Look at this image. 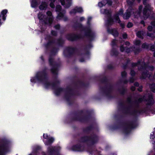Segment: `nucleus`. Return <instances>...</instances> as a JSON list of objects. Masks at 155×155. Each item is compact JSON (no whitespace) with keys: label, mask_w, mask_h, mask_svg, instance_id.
Returning a JSON list of instances; mask_svg holds the SVG:
<instances>
[{"label":"nucleus","mask_w":155,"mask_h":155,"mask_svg":"<svg viewBox=\"0 0 155 155\" xmlns=\"http://www.w3.org/2000/svg\"><path fill=\"white\" fill-rule=\"evenodd\" d=\"M142 6H140L139 7V12H138L137 13V14L138 15H139L140 14V12L141 11L142 9Z\"/></svg>","instance_id":"23"},{"label":"nucleus","mask_w":155,"mask_h":155,"mask_svg":"<svg viewBox=\"0 0 155 155\" xmlns=\"http://www.w3.org/2000/svg\"><path fill=\"white\" fill-rule=\"evenodd\" d=\"M43 136L44 138L48 140V142L45 143L46 145H48L51 144L54 140L53 138L49 137L47 134H44Z\"/></svg>","instance_id":"5"},{"label":"nucleus","mask_w":155,"mask_h":155,"mask_svg":"<svg viewBox=\"0 0 155 155\" xmlns=\"http://www.w3.org/2000/svg\"><path fill=\"white\" fill-rule=\"evenodd\" d=\"M147 34H148V35L150 37H151V36L152 35L151 34H149V33H148Z\"/></svg>","instance_id":"49"},{"label":"nucleus","mask_w":155,"mask_h":155,"mask_svg":"<svg viewBox=\"0 0 155 155\" xmlns=\"http://www.w3.org/2000/svg\"><path fill=\"white\" fill-rule=\"evenodd\" d=\"M107 3H108V4L111 5V2L110 1H108V0H104L98 3V6L100 7H101L105 5Z\"/></svg>","instance_id":"8"},{"label":"nucleus","mask_w":155,"mask_h":155,"mask_svg":"<svg viewBox=\"0 0 155 155\" xmlns=\"http://www.w3.org/2000/svg\"><path fill=\"white\" fill-rule=\"evenodd\" d=\"M8 148L6 145H3L0 147V155H4V153L7 152Z\"/></svg>","instance_id":"7"},{"label":"nucleus","mask_w":155,"mask_h":155,"mask_svg":"<svg viewBox=\"0 0 155 155\" xmlns=\"http://www.w3.org/2000/svg\"><path fill=\"white\" fill-rule=\"evenodd\" d=\"M142 47L144 48H147V44L145 43L142 45Z\"/></svg>","instance_id":"27"},{"label":"nucleus","mask_w":155,"mask_h":155,"mask_svg":"<svg viewBox=\"0 0 155 155\" xmlns=\"http://www.w3.org/2000/svg\"><path fill=\"white\" fill-rule=\"evenodd\" d=\"M101 13H102V14H109L110 13V11H109L108 10H106V9H101Z\"/></svg>","instance_id":"14"},{"label":"nucleus","mask_w":155,"mask_h":155,"mask_svg":"<svg viewBox=\"0 0 155 155\" xmlns=\"http://www.w3.org/2000/svg\"><path fill=\"white\" fill-rule=\"evenodd\" d=\"M146 68L145 67L144 68Z\"/></svg>","instance_id":"56"},{"label":"nucleus","mask_w":155,"mask_h":155,"mask_svg":"<svg viewBox=\"0 0 155 155\" xmlns=\"http://www.w3.org/2000/svg\"><path fill=\"white\" fill-rule=\"evenodd\" d=\"M134 43L136 45H138L140 43V41L139 40H136L134 42Z\"/></svg>","instance_id":"26"},{"label":"nucleus","mask_w":155,"mask_h":155,"mask_svg":"<svg viewBox=\"0 0 155 155\" xmlns=\"http://www.w3.org/2000/svg\"><path fill=\"white\" fill-rule=\"evenodd\" d=\"M135 74V72L133 70H131L130 72V74H131V75L132 76H134Z\"/></svg>","instance_id":"33"},{"label":"nucleus","mask_w":155,"mask_h":155,"mask_svg":"<svg viewBox=\"0 0 155 155\" xmlns=\"http://www.w3.org/2000/svg\"><path fill=\"white\" fill-rule=\"evenodd\" d=\"M143 78H145L146 77H148V75L147 74H142Z\"/></svg>","instance_id":"31"},{"label":"nucleus","mask_w":155,"mask_h":155,"mask_svg":"<svg viewBox=\"0 0 155 155\" xmlns=\"http://www.w3.org/2000/svg\"><path fill=\"white\" fill-rule=\"evenodd\" d=\"M84 17H81V18H80V20H81V21H82V20H84Z\"/></svg>","instance_id":"44"},{"label":"nucleus","mask_w":155,"mask_h":155,"mask_svg":"<svg viewBox=\"0 0 155 155\" xmlns=\"http://www.w3.org/2000/svg\"><path fill=\"white\" fill-rule=\"evenodd\" d=\"M110 32L114 36H117L118 35V33L115 29H110Z\"/></svg>","instance_id":"11"},{"label":"nucleus","mask_w":155,"mask_h":155,"mask_svg":"<svg viewBox=\"0 0 155 155\" xmlns=\"http://www.w3.org/2000/svg\"><path fill=\"white\" fill-rule=\"evenodd\" d=\"M111 54H112L113 55H114V54H112V53H111Z\"/></svg>","instance_id":"54"},{"label":"nucleus","mask_w":155,"mask_h":155,"mask_svg":"<svg viewBox=\"0 0 155 155\" xmlns=\"http://www.w3.org/2000/svg\"><path fill=\"white\" fill-rule=\"evenodd\" d=\"M48 17H46L41 13H39L38 15V17L41 21H43L45 24H51L53 20L52 16V13L50 11H48L47 12Z\"/></svg>","instance_id":"1"},{"label":"nucleus","mask_w":155,"mask_h":155,"mask_svg":"<svg viewBox=\"0 0 155 155\" xmlns=\"http://www.w3.org/2000/svg\"><path fill=\"white\" fill-rule=\"evenodd\" d=\"M56 11L57 12H60L61 9V6L60 5H57L56 6Z\"/></svg>","instance_id":"21"},{"label":"nucleus","mask_w":155,"mask_h":155,"mask_svg":"<svg viewBox=\"0 0 155 155\" xmlns=\"http://www.w3.org/2000/svg\"><path fill=\"white\" fill-rule=\"evenodd\" d=\"M62 91V89L61 88H59L58 89L54 91V93L56 95H58L59 94L58 92H61Z\"/></svg>","instance_id":"19"},{"label":"nucleus","mask_w":155,"mask_h":155,"mask_svg":"<svg viewBox=\"0 0 155 155\" xmlns=\"http://www.w3.org/2000/svg\"><path fill=\"white\" fill-rule=\"evenodd\" d=\"M145 1H146V0H143V4H144V5H145Z\"/></svg>","instance_id":"52"},{"label":"nucleus","mask_w":155,"mask_h":155,"mask_svg":"<svg viewBox=\"0 0 155 155\" xmlns=\"http://www.w3.org/2000/svg\"><path fill=\"white\" fill-rule=\"evenodd\" d=\"M75 150H77V151H80V150L79 149H75Z\"/></svg>","instance_id":"51"},{"label":"nucleus","mask_w":155,"mask_h":155,"mask_svg":"<svg viewBox=\"0 0 155 155\" xmlns=\"http://www.w3.org/2000/svg\"><path fill=\"white\" fill-rule=\"evenodd\" d=\"M49 61L50 62H51V60L50 59L49 60Z\"/></svg>","instance_id":"55"},{"label":"nucleus","mask_w":155,"mask_h":155,"mask_svg":"<svg viewBox=\"0 0 155 155\" xmlns=\"http://www.w3.org/2000/svg\"><path fill=\"white\" fill-rule=\"evenodd\" d=\"M29 155H32L31 154H30Z\"/></svg>","instance_id":"57"},{"label":"nucleus","mask_w":155,"mask_h":155,"mask_svg":"<svg viewBox=\"0 0 155 155\" xmlns=\"http://www.w3.org/2000/svg\"><path fill=\"white\" fill-rule=\"evenodd\" d=\"M135 85L136 86H138L139 84H138V83H135Z\"/></svg>","instance_id":"48"},{"label":"nucleus","mask_w":155,"mask_h":155,"mask_svg":"<svg viewBox=\"0 0 155 155\" xmlns=\"http://www.w3.org/2000/svg\"><path fill=\"white\" fill-rule=\"evenodd\" d=\"M68 39L70 40H71V41H72V40H74V39H73V38H69Z\"/></svg>","instance_id":"50"},{"label":"nucleus","mask_w":155,"mask_h":155,"mask_svg":"<svg viewBox=\"0 0 155 155\" xmlns=\"http://www.w3.org/2000/svg\"><path fill=\"white\" fill-rule=\"evenodd\" d=\"M133 26V24L130 22H129L128 23L127 25V27L128 28H130L132 27Z\"/></svg>","instance_id":"25"},{"label":"nucleus","mask_w":155,"mask_h":155,"mask_svg":"<svg viewBox=\"0 0 155 155\" xmlns=\"http://www.w3.org/2000/svg\"><path fill=\"white\" fill-rule=\"evenodd\" d=\"M113 20L112 19L110 18L108 20V24L109 25L111 24H112L113 23Z\"/></svg>","instance_id":"24"},{"label":"nucleus","mask_w":155,"mask_h":155,"mask_svg":"<svg viewBox=\"0 0 155 155\" xmlns=\"http://www.w3.org/2000/svg\"><path fill=\"white\" fill-rule=\"evenodd\" d=\"M55 28L56 29H58L60 28V26L59 25H57L55 26Z\"/></svg>","instance_id":"39"},{"label":"nucleus","mask_w":155,"mask_h":155,"mask_svg":"<svg viewBox=\"0 0 155 155\" xmlns=\"http://www.w3.org/2000/svg\"><path fill=\"white\" fill-rule=\"evenodd\" d=\"M152 27L151 26H149L147 28L148 30V31H151L152 29Z\"/></svg>","instance_id":"28"},{"label":"nucleus","mask_w":155,"mask_h":155,"mask_svg":"<svg viewBox=\"0 0 155 155\" xmlns=\"http://www.w3.org/2000/svg\"><path fill=\"white\" fill-rule=\"evenodd\" d=\"M31 81V82L33 83L36 82L37 81H45V83L44 84V85L45 87H47V85H49V84L47 81H45V79L44 78L43 75L41 73L39 72L36 75L35 77L32 78Z\"/></svg>","instance_id":"2"},{"label":"nucleus","mask_w":155,"mask_h":155,"mask_svg":"<svg viewBox=\"0 0 155 155\" xmlns=\"http://www.w3.org/2000/svg\"><path fill=\"white\" fill-rule=\"evenodd\" d=\"M141 24H143L144 25V21H141Z\"/></svg>","instance_id":"47"},{"label":"nucleus","mask_w":155,"mask_h":155,"mask_svg":"<svg viewBox=\"0 0 155 155\" xmlns=\"http://www.w3.org/2000/svg\"><path fill=\"white\" fill-rule=\"evenodd\" d=\"M154 138L153 133H152L150 135V138L153 139Z\"/></svg>","instance_id":"29"},{"label":"nucleus","mask_w":155,"mask_h":155,"mask_svg":"<svg viewBox=\"0 0 155 155\" xmlns=\"http://www.w3.org/2000/svg\"><path fill=\"white\" fill-rule=\"evenodd\" d=\"M121 75L122 77H124L126 75V73L125 71H123L122 72Z\"/></svg>","instance_id":"30"},{"label":"nucleus","mask_w":155,"mask_h":155,"mask_svg":"<svg viewBox=\"0 0 155 155\" xmlns=\"http://www.w3.org/2000/svg\"><path fill=\"white\" fill-rule=\"evenodd\" d=\"M154 56L155 57V52L154 53Z\"/></svg>","instance_id":"53"},{"label":"nucleus","mask_w":155,"mask_h":155,"mask_svg":"<svg viewBox=\"0 0 155 155\" xmlns=\"http://www.w3.org/2000/svg\"><path fill=\"white\" fill-rule=\"evenodd\" d=\"M153 67H149V70H150L151 71H152V70H153Z\"/></svg>","instance_id":"41"},{"label":"nucleus","mask_w":155,"mask_h":155,"mask_svg":"<svg viewBox=\"0 0 155 155\" xmlns=\"http://www.w3.org/2000/svg\"><path fill=\"white\" fill-rule=\"evenodd\" d=\"M134 81V79H133V78L131 79L130 80V81L131 82H133Z\"/></svg>","instance_id":"46"},{"label":"nucleus","mask_w":155,"mask_h":155,"mask_svg":"<svg viewBox=\"0 0 155 155\" xmlns=\"http://www.w3.org/2000/svg\"><path fill=\"white\" fill-rule=\"evenodd\" d=\"M47 7V4L46 2H42L39 6V8L41 10L45 9Z\"/></svg>","instance_id":"10"},{"label":"nucleus","mask_w":155,"mask_h":155,"mask_svg":"<svg viewBox=\"0 0 155 155\" xmlns=\"http://www.w3.org/2000/svg\"><path fill=\"white\" fill-rule=\"evenodd\" d=\"M120 25L121 27H122V28H123L124 27V25L123 24H120Z\"/></svg>","instance_id":"45"},{"label":"nucleus","mask_w":155,"mask_h":155,"mask_svg":"<svg viewBox=\"0 0 155 155\" xmlns=\"http://www.w3.org/2000/svg\"><path fill=\"white\" fill-rule=\"evenodd\" d=\"M130 13L129 12H127L123 16L124 18L125 19L128 18L130 15Z\"/></svg>","instance_id":"13"},{"label":"nucleus","mask_w":155,"mask_h":155,"mask_svg":"<svg viewBox=\"0 0 155 155\" xmlns=\"http://www.w3.org/2000/svg\"><path fill=\"white\" fill-rule=\"evenodd\" d=\"M143 34L144 32L143 31H138L137 33V35L138 37L143 38Z\"/></svg>","instance_id":"12"},{"label":"nucleus","mask_w":155,"mask_h":155,"mask_svg":"<svg viewBox=\"0 0 155 155\" xmlns=\"http://www.w3.org/2000/svg\"><path fill=\"white\" fill-rule=\"evenodd\" d=\"M64 15L62 13H60L58 14V16H57V18L58 19H59L60 18V17L63 18L64 17Z\"/></svg>","instance_id":"20"},{"label":"nucleus","mask_w":155,"mask_h":155,"mask_svg":"<svg viewBox=\"0 0 155 155\" xmlns=\"http://www.w3.org/2000/svg\"><path fill=\"white\" fill-rule=\"evenodd\" d=\"M149 103H148V104L150 105L152 104H153V100L152 97L150 98L149 100Z\"/></svg>","instance_id":"22"},{"label":"nucleus","mask_w":155,"mask_h":155,"mask_svg":"<svg viewBox=\"0 0 155 155\" xmlns=\"http://www.w3.org/2000/svg\"><path fill=\"white\" fill-rule=\"evenodd\" d=\"M151 10V8L149 5L147 4L145 6L143 11L144 19H146L147 18L148 16L147 15V12H148V11H150Z\"/></svg>","instance_id":"3"},{"label":"nucleus","mask_w":155,"mask_h":155,"mask_svg":"<svg viewBox=\"0 0 155 155\" xmlns=\"http://www.w3.org/2000/svg\"><path fill=\"white\" fill-rule=\"evenodd\" d=\"M71 0H66V2L64 0H61L60 2L62 5H64V7L66 8H69L71 5Z\"/></svg>","instance_id":"4"},{"label":"nucleus","mask_w":155,"mask_h":155,"mask_svg":"<svg viewBox=\"0 0 155 155\" xmlns=\"http://www.w3.org/2000/svg\"><path fill=\"white\" fill-rule=\"evenodd\" d=\"M116 42V41L115 40H114L113 41H112V43H111L112 45H114L115 44Z\"/></svg>","instance_id":"34"},{"label":"nucleus","mask_w":155,"mask_h":155,"mask_svg":"<svg viewBox=\"0 0 155 155\" xmlns=\"http://www.w3.org/2000/svg\"><path fill=\"white\" fill-rule=\"evenodd\" d=\"M131 90L132 91H134V90H135V87H131Z\"/></svg>","instance_id":"42"},{"label":"nucleus","mask_w":155,"mask_h":155,"mask_svg":"<svg viewBox=\"0 0 155 155\" xmlns=\"http://www.w3.org/2000/svg\"><path fill=\"white\" fill-rule=\"evenodd\" d=\"M51 34L52 35H56V32L55 31H52L51 32Z\"/></svg>","instance_id":"36"},{"label":"nucleus","mask_w":155,"mask_h":155,"mask_svg":"<svg viewBox=\"0 0 155 155\" xmlns=\"http://www.w3.org/2000/svg\"><path fill=\"white\" fill-rule=\"evenodd\" d=\"M123 38H125L127 37V35L126 34H124L123 35Z\"/></svg>","instance_id":"37"},{"label":"nucleus","mask_w":155,"mask_h":155,"mask_svg":"<svg viewBox=\"0 0 155 155\" xmlns=\"http://www.w3.org/2000/svg\"><path fill=\"white\" fill-rule=\"evenodd\" d=\"M138 2H139L140 0H136ZM134 0H128L127 1V3L129 5H131L133 3Z\"/></svg>","instance_id":"17"},{"label":"nucleus","mask_w":155,"mask_h":155,"mask_svg":"<svg viewBox=\"0 0 155 155\" xmlns=\"http://www.w3.org/2000/svg\"><path fill=\"white\" fill-rule=\"evenodd\" d=\"M125 45H129V42H126L125 43Z\"/></svg>","instance_id":"43"},{"label":"nucleus","mask_w":155,"mask_h":155,"mask_svg":"<svg viewBox=\"0 0 155 155\" xmlns=\"http://www.w3.org/2000/svg\"><path fill=\"white\" fill-rule=\"evenodd\" d=\"M124 48L123 46H121L120 47V50L121 51H123L124 50Z\"/></svg>","instance_id":"35"},{"label":"nucleus","mask_w":155,"mask_h":155,"mask_svg":"<svg viewBox=\"0 0 155 155\" xmlns=\"http://www.w3.org/2000/svg\"><path fill=\"white\" fill-rule=\"evenodd\" d=\"M151 24L153 26H155V20H154L153 21H152L151 22Z\"/></svg>","instance_id":"38"},{"label":"nucleus","mask_w":155,"mask_h":155,"mask_svg":"<svg viewBox=\"0 0 155 155\" xmlns=\"http://www.w3.org/2000/svg\"><path fill=\"white\" fill-rule=\"evenodd\" d=\"M55 0H50V5L52 8H54V2H55Z\"/></svg>","instance_id":"16"},{"label":"nucleus","mask_w":155,"mask_h":155,"mask_svg":"<svg viewBox=\"0 0 155 155\" xmlns=\"http://www.w3.org/2000/svg\"><path fill=\"white\" fill-rule=\"evenodd\" d=\"M31 1L32 7H35L37 5L36 0H31Z\"/></svg>","instance_id":"15"},{"label":"nucleus","mask_w":155,"mask_h":155,"mask_svg":"<svg viewBox=\"0 0 155 155\" xmlns=\"http://www.w3.org/2000/svg\"><path fill=\"white\" fill-rule=\"evenodd\" d=\"M83 12V10L81 8L76 7L70 12V13L71 14L72 13H75L77 12Z\"/></svg>","instance_id":"9"},{"label":"nucleus","mask_w":155,"mask_h":155,"mask_svg":"<svg viewBox=\"0 0 155 155\" xmlns=\"http://www.w3.org/2000/svg\"><path fill=\"white\" fill-rule=\"evenodd\" d=\"M150 87L152 91L154 92H155V84H152L150 86Z\"/></svg>","instance_id":"18"},{"label":"nucleus","mask_w":155,"mask_h":155,"mask_svg":"<svg viewBox=\"0 0 155 155\" xmlns=\"http://www.w3.org/2000/svg\"><path fill=\"white\" fill-rule=\"evenodd\" d=\"M151 50L153 51L155 50V47L154 45H153L151 47Z\"/></svg>","instance_id":"32"},{"label":"nucleus","mask_w":155,"mask_h":155,"mask_svg":"<svg viewBox=\"0 0 155 155\" xmlns=\"http://www.w3.org/2000/svg\"><path fill=\"white\" fill-rule=\"evenodd\" d=\"M91 19V17H89L88 18V23H89V21Z\"/></svg>","instance_id":"40"},{"label":"nucleus","mask_w":155,"mask_h":155,"mask_svg":"<svg viewBox=\"0 0 155 155\" xmlns=\"http://www.w3.org/2000/svg\"><path fill=\"white\" fill-rule=\"evenodd\" d=\"M123 13V11L121 9L120 10L119 12L117 14L114 16V20L115 21L118 22L119 23H120V21L118 18L119 16H120L122 15Z\"/></svg>","instance_id":"6"}]
</instances>
